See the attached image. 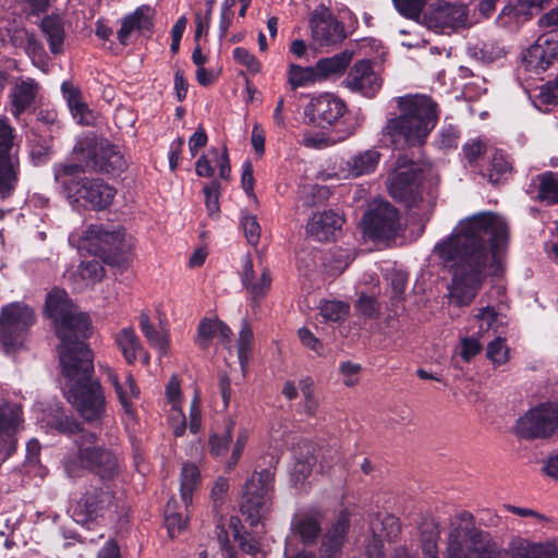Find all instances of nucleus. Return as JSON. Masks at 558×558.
<instances>
[{
  "label": "nucleus",
  "mask_w": 558,
  "mask_h": 558,
  "mask_svg": "<svg viewBox=\"0 0 558 558\" xmlns=\"http://www.w3.org/2000/svg\"><path fill=\"white\" fill-rule=\"evenodd\" d=\"M509 241V228L498 214L482 211L461 221L460 229L437 243L435 252L450 263L448 284L450 302L469 306L488 277H501L502 251Z\"/></svg>",
  "instance_id": "f257e3e1"
},
{
  "label": "nucleus",
  "mask_w": 558,
  "mask_h": 558,
  "mask_svg": "<svg viewBox=\"0 0 558 558\" xmlns=\"http://www.w3.org/2000/svg\"><path fill=\"white\" fill-rule=\"evenodd\" d=\"M445 558H558V549L520 538L504 550L488 532L476 526L472 513L462 511L450 523Z\"/></svg>",
  "instance_id": "f03ea898"
},
{
  "label": "nucleus",
  "mask_w": 558,
  "mask_h": 558,
  "mask_svg": "<svg viewBox=\"0 0 558 558\" xmlns=\"http://www.w3.org/2000/svg\"><path fill=\"white\" fill-rule=\"evenodd\" d=\"M63 377L69 384V399L88 423L100 421L106 412V398L94 377V354L89 347L59 356Z\"/></svg>",
  "instance_id": "7ed1b4c3"
},
{
  "label": "nucleus",
  "mask_w": 558,
  "mask_h": 558,
  "mask_svg": "<svg viewBox=\"0 0 558 558\" xmlns=\"http://www.w3.org/2000/svg\"><path fill=\"white\" fill-rule=\"evenodd\" d=\"M396 100L400 114L387 120L383 134L396 147L422 145L437 123V104L424 95L403 96Z\"/></svg>",
  "instance_id": "20e7f679"
},
{
  "label": "nucleus",
  "mask_w": 558,
  "mask_h": 558,
  "mask_svg": "<svg viewBox=\"0 0 558 558\" xmlns=\"http://www.w3.org/2000/svg\"><path fill=\"white\" fill-rule=\"evenodd\" d=\"M80 163H56L54 182L71 206L84 210L100 211L113 202L117 190L101 179L84 175Z\"/></svg>",
  "instance_id": "39448f33"
},
{
  "label": "nucleus",
  "mask_w": 558,
  "mask_h": 558,
  "mask_svg": "<svg viewBox=\"0 0 558 558\" xmlns=\"http://www.w3.org/2000/svg\"><path fill=\"white\" fill-rule=\"evenodd\" d=\"M74 304L63 289L53 288L46 296L45 315L54 324L60 340L58 355L88 347L86 340L92 333L90 318L85 313H74Z\"/></svg>",
  "instance_id": "423d86ee"
},
{
  "label": "nucleus",
  "mask_w": 558,
  "mask_h": 558,
  "mask_svg": "<svg viewBox=\"0 0 558 558\" xmlns=\"http://www.w3.org/2000/svg\"><path fill=\"white\" fill-rule=\"evenodd\" d=\"M76 160L83 168L95 172L119 175L128 168L121 148L106 138L86 137L74 147Z\"/></svg>",
  "instance_id": "0eeeda50"
},
{
  "label": "nucleus",
  "mask_w": 558,
  "mask_h": 558,
  "mask_svg": "<svg viewBox=\"0 0 558 558\" xmlns=\"http://www.w3.org/2000/svg\"><path fill=\"white\" fill-rule=\"evenodd\" d=\"M274 481L275 472L270 469L254 472L246 480L241 497L240 511L251 526H257L267 513Z\"/></svg>",
  "instance_id": "6e6552de"
},
{
  "label": "nucleus",
  "mask_w": 558,
  "mask_h": 558,
  "mask_svg": "<svg viewBox=\"0 0 558 558\" xmlns=\"http://www.w3.org/2000/svg\"><path fill=\"white\" fill-rule=\"evenodd\" d=\"M425 175L422 168L407 157H399L397 167L389 175L390 196L411 208L423 201V184Z\"/></svg>",
  "instance_id": "1a4fd4ad"
},
{
  "label": "nucleus",
  "mask_w": 558,
  "mask_h": 558,
  "mask_svg": "<svg viewBox=\"0 0 558 558\" xmlns=\"http://www.w3.org/2000/svg\"><path fill=\"white\" fill-rule=\"evenodd\" d=\"M117 507L114 490L107 484L88 485L72 507L73 520L85 526L105 519Z\"/></svg>",
  "instance_id": "9d476101"
},
{
  "label": "nucleus",
  "mask_w": 558,
  "mask_h": 558,
  "mask_svg": "<svg viewBox=\"0 0 558 558\" xmlns=\"http://www.w3.org/2000/svg\"><path fill=\"white\" fill-rule=\"evenodd\" d=\"M34 310L24 303L13 302L0 313V341L7 353L23 345L29 328L35 324Z\"/></svg>",
  "instance_id": "9b49d317"
},
{
  "label": "nucleus",
  "mask_w": 558,
  "mask_h": 558,
  "mask_svg": "<svg viewBox=\"0 0 558 558\" xmlns=\"http://www.w3.org/2000/svg\"><path fill=\"white\" fill-rule=\"evenodd\" d=\"M558 430V404L541 403L521 416L515 425L519 437L527 440L546 439Z\"/></svg>",
  "instance_id": "f8f14e48"
},
{
  "label": "nucleus",
  "mask_w": 558,
  "mask_h": 558,
  "mask_svg": "<svg viewBox=\"0 0 558 558\" xmlns=\"http://www.w3.org/2000/svg\"><path fill=\"white\" fill-rule=\"evenodd\" d=\"M84 242L88 251L104 262H119L125 250L123 230H109L102 225H89L84 232Z\"/></svg>",
  "instance_id": "ddd939ff"
},
{
  "label": "nucleus",
  "mask_w": 558,
  "mask_h": 558,
  "mask_svg": "<svg viewBox=\"0 0 558 558\" xmlns=\"http://www.w3.org/2000/svg\"><path fill=\"white\" fill-rule=\"evenodd\" d=\"M76 465L98 474L102 480H112L119 472L117 456L104 447H80L75 457L65 464L71 476Z\"/></svg>",
  "instance_id": "4468645a"
},
{
  "label": "nucleus",
  "mask_w": 558,
  "mask_h": 558,
  "mask_svg": "<svg viewBox=\"0 0 558 558\" xmlns=\"http://www.w3.org/2000/svg\"><path fill=\"white\" fill-rule=\"evenodd\" d=\"M469 10L460 2L440 1L423 13L424 25L440 34H450L468 26Z\"/></svg>",
  "instance_id": "2eb2a0df"
},
{
  "label": "nucleus",
  "mask_w": 558,
  "mask_h": 558,
  "mask_svg": "<svg viewBox=\"0 0 558 558\" xmlns=\"http://www.w3.org/2000/svg\"><path fill=\"white\" fill-rule=\"evenodd\" d=\"M348 111L345 101L333 93L312 95L304 108L307 125L326 129L333 125Z\"/></svg>",
  "instance_id": "dca6fc26"
},
{
  "label": "nucleus",
  "mask_w": 558,
  "mask_h": 558,
  "mask_svg": "<svg viewBox=\"0 0 558 558\" xmlns=\"http://www.w3.org/2000/svg\"><path fill=\"white\" fill-rule=\"evenodd\" d=\"M362 223L368 239L391 240L401 229L400 213L390 203L383 202L364 214Z\"/></svg>",
  "instance_id": "f3484780"
},
{
  "label": "nucleus",
  "mask_w": 558,
  "mask_h": 558,
  "mask_svg": "<svg viewBox=\"0 0 558 558\" xmlns=\"http://www.w3.org/2000/svg\"><path fill=\"white\" fill-rule=\"evenodd\" d=\"M310 26L313 39L320 46L339 45L350 34L325 4H320L311 13Z\"/></svg>",
  "instance_id": "a211bd4d"
},
{
  "label": "nucleus",
  "mask_w": 558,
  "mask_h": 558,
  "mask_svg": "<svg viewBox=\"0 0 558 558\" xmlns=\"http://www.w3.org/2000/svg\"><path fill=\"white\" fill-rule=\"evenodd\" d=\"M558 59V40L550 35H542L522 53L526 71L539 74Z\"/></svg>",
  "instance_id": "6ab92c4d"
},
{
  "label": "nucleus",
  "mask_w": 558,
  "mask_h": 558,
  "mask_svg": "<svg viewBox=\"0 0 558 558\" xmlns=\"http://www.w3.org/2000/svg\"><path fill=\"white\" fill-rule=\"evenodd\" d=\"M343 84L352 92L373 98L381 87V78L373 69L368 59H362L350 69Z\"/></svg>",
  "instance_id": "aec40b11"
},
{
  "label": "nucleus",
  "mask_w": 558,
  "mask_h": 558,
  "mask_svg": "<svg viewBox=\"0 0 558 558\" xmlns=\"http://www.w3.org/2000/svg\"><path fill=\"white\" fill-rule=\"evenodd\" d=\"M351 526L350 513L342 510L322 538L319 548L323 558H339Z\"/></svg>",
  "instance_id": "412c9836"
},
{
  "label": "nucleus",
  "mask_w": 558,
  "mask_h": 558,
  "mask_svg": "<svg viewBox=\"0 0 558 558\" xmlns=\"http://www.w3.org/2000/svg\"><path fill=\"white\" fill-rule=\"evenodd\" d=\"M155 10L149 5H141L132 13L123 16L117 38L122 46H128L133 32L142 35L151 34L154 31Z\"/></svg>",
  "instance_id": "4be33fe9"
},
{
  "label": "nucleus",
  "mask_w": 558,
  "mask_h": 558,
  "mask_svg": "<svg viewBox=\"0 0 558 558\" xmlns=\"http://www.w3.org/2000/svg\"><path fill=\"white\" fill-rule=\"evenodd\" d=\"M39 88L38 82L32 77L21 78L11 88L9 93L10 112L15 119L31 110L36 101Z\"/></svg>",
  "instance_id": "5701e85b"
},
{
  "label": "nucleus",
  "mask_w": 558,
  "mask_h": 558,
  "mask_svg": "<svg viewBox=\"0 0 558 558\" xmlns=\"http://www.w3.org/2000/svg\"><path fill=\"white\" fill-rule=\"evenodd\" d=\"M344 222L342 216L328 209L313 215L307 223V233L319 242L335 240Z\"/></svg>",
  "instance_id": "b1692460"
},
{
  "label": "nucleus",
  "mask_w": 558,
  "mask_h": 558,
  "mask_svg": "<svg viewBox=\"0 0 558 558\" xmlns=\"http://www.w3.org/2000/svg\"><path fill=\"white\" fill-rule=\"evenodd\" d=\"M61 93L77 123L87 126L95 124L97 116L84 101L83 93L77 85H74L71 81H64L61 84Z\"/></svg>",
  "instance_id": "393cba45"
},
{
  "label": "nucleus",
  "mask_w": 558,
  "mask_h": 558,
  "mask_svg": "<svg viewBox=\"0 0 558 558\" xmlns=\"http://www.w3.org/2000/svg\"><path fill=\"white\" fill-rule=\"evenodd\" d=\"M546 0H514L506 4L498 15V22L502 26H511L512 23H524L544 9Z\"/></svg>",
  "instance_id": "a878e982"
},
{
  "label": "nucleus",
  "mask_w": 558,
  "mask_h": 558,
  "mask_svg": "<svg viewBox=\"0 0 558 558\" xmlns=\"http://www.w3.org/2000/svg\"><path fill=\"white\" fill-rule=\"evenodd\" d=\"M39 28L48 43L50 52L53 56L62 54L65 40L63 19L59 14H48L43 17Z\"/></svg>",
  "instance_id": "bb28decb"
},
{
  "label": "nucleus",
  "mask_w": 558,
  "mask_h": 558,
  "mask_svg": "<svg viewBox=\"0 0 558 558\" xmlns=\"http://www.w3.org/2000/svg\"><path fill=\"white\" fill-rule=\"evenodd\" d=\"M21 177L20 157L0 159V199L13 196Z\"/></svg>",
  "instance_id": "cd10ccee"
},
{
  "label": "nucleus",
  "mask_w": 558,
  "mask_h": 558,
  "mask_svg": "<svg viewBox=\"0 0 558 558\" xmlns=\"http://www.w3.org/2000/svg\"><path fill=\"white\" fill-rule=\"evenodd\" d=\"M468 56L481 64L488 65L506 56L499 40L490 39L468 47Z\"/></svg>",
  "instance_id": "c85d7f7f"
},
{
  "label": "nucleus",
  "mask_w": 558,
  "mask_h": 558,
  "mask_svg": "<svg viewBox=\"0 0 558 558\" xmlns=\"http://www.w3.org/2000/svg\"><path fill=\"white\" fill-rule=\"evenodd\" d=\"M352 56L351 51L344 50L332 57L319 59L315 64L318 78L342 74L349 66Z\"/></svg>",
  "instance_id": "c756f323"
},
{
  "label": "nucleus",
  "mask_w": 558,
  "mask_h": 558,
  "mask_svg": "<svg viewBox=\"0 0 558 558\" xmlns=\"http://www.w3.org/2000/svg\"><path fill=\"white\" fill-rule=\"evenodd\" d=\"M380 154L375 149L360 151L347 161L349 173L357 178L375 171L379 162Z\"/></svg>",
  "instance_id": "7c9ffc66"
},
{
  "label": "nucleus",
  "mask_w": 558,
  "mask_h": 558,
  "mask_svg": "<svg viewBox=\"0 0 558 558\" xmlns=\"http://www.w3.org/2000/svg\"><path fill=\"white\" fill-rule=\"evenodd\" d=\"M114 342L121 351L129 365L137 360V354L143 351V347L133 328H123L116 337Z\"/></svg>",
  "instance_id": "2f4dec72"
},
{
  "label": "nucleus",
  "mask_w": 558,
  "mask_h": 558,
  "mask_svg": "<svg viewBox=\"0 0 558 558\" xmlns=\"http://www.w3.org/2000/svg\"><path fill=\"white\" fill-rule=\"evenodd\" d=\"M486 171L485 175H487L488 181L495 185L509 179L512 173V165L502 150L496 149L490 157Z\"/></svg>",
  "instance_id": "473e14b6"
},
{
  "label": "nucleus",
  "mask_w": 558,
  "mask_h": 558,
  "mask_svg": "<svg viewBox=\"0 0 558 558\" xmlns=\"http://www.w3.org/2000/svg\"><path fill=\"white\" fill-rule=\"evenodd\" d=\"M116 393L124 413L132 420L136 418V409L132 399H137L141 391L131 372H126L125 381L122 383L121 389L116 390Z\"/></svg>",
  "instance_id": "72a5a7b5"
},
{
  "label": "nucleus",
  "mask_w": 558,
  "mask_h": 558,
  "mask_svg": "<svg viewBox=\"0 0 558 558\" xmlns=\"http://www.w3.org/2000/svg\"><path fill=\"white\" fill-rule=\"evenodd\" d=\"M305 453L300 452V456L295 452V462L291 471V477L294 484H303L304 481L312 474L313 466L316 463V457L314 454V448L311 444H306Z\"/></svg>",
  "instance_id": "f704fd0d"
},
{
  "label": "nucleus",
  "mask_w": 558,
  "mask_h": 558,
  "mask_svg": "<svg viewBox=\"0 0 558 558\" xmlns=\"http://www.w3.org/2000/svg\"><path fill=\"white\" fill-rule=\"evenodd\" d=\"M287 77L291 90L308 86L319 80L315 66H301L294 63L289 65Z\"/></svg>",
  "instance_id": "c9c22d12"
},
{
  "label": "nucleus",
  "mask_w": 558,
  "mask_h": 558,
  "mask_svg": "<svg viewBox=\"0 0 558 558\" xmlns=\"http://www.w3.org/2000/svg\"><path fill=\"white\" fill-rule=\"evenodd\" d=\"M293 530L304 545H313L322 533L320 523L311 515H304L293 522Z\"/></svg>",
  "instance_id": "e433bc0d"
},
{
  "label": "nucleus",
  "mask_w": 558,
  "mask_h": 558,
  "mask_svg": "<svg viewBox=\"0 0 558 558\" xmlns=\"http://www.w3.org/2000/svg\"><path fill=\"white\" fill-rule=\"evenodd\" d=\"M201 484V472L193 463H185L181 470V497L185 505L192 502L193 492Z\"/></svg>",
  "instance_id": "4c0bfd02"
},
{
  "label": "nucleus",
  "mask_w": 558,
  "mask_h": 558,
  "mask_svg": "<svg viewBox=\"0 0 558 558\" xmlns=\"http://www.w3.org/2000/svg\"><path fill=\"white\" fill-rule=\"evenodd\" d=\"M538 195L539 202L546 205L558 204V177L551 171H546L538 177Z\"/></svg>",
  "instance_id": "58836bf2"
},
{
  "label": "nucleus",
  "mask_w": 558,
  "mask_h": 558,
  "mask_svg": "<svg viewBox=\"0 0 558 558\" xmlns=\"http://www.w3.org/2000/svg\"><path fill=\"white\" fill-rule=\"evenodd\" d=\"M15 136V129L9 123V120L0 119V159L20 157V146L14 143Z\"/></svg>",
  "instance_id": "ea45409f"
},
{
  "label": "nucleus",
  "mask_w": 558,
  "mask_h": 558,
  "mask_svg": "<svg viewBox=\"0 0 558 558\" xmlns=\"http://www.w3.org/2000/svg\"><path fill=\"white\" fill-rule=\"evenodd\" d=\"M234 426L235 421L233 418H229L222 434H211L209 436L208 448L209 453L213 457H222L228 452L232 441Z\"/></svg>",
  "instance_id": "a19ab883"
},
{
  "label": "nucleus",
  "mask_w": 558,
  "mask_h": 558,
  "mask_svg": "<svg viewBox=\"0 0 558 558\" xmlns=\"http://www.w3.org/2000/svg\"><path fill=\"white\" fill-rule=\"evenodd\" d=\"M140 327L150 345L155 347L161 355L167 354L169 341L163 333L155 328L147 315H141Z\"/></svg>",
  "instance_id": "79ce46f5"
},
{
  "label": "nucleus",
  "mask_w": 558,
  "mask_h": 558,
  "mask_svg": "<svg viewBox=\"0 0 558 558\" xmlns=\"http://www.w3.org/2000/svg\"><path fill=\"white\" fill-rule=\"evenodd\" d=\"M254 335L247 322H244L239 332L238 359L242 368H245L250 361Z\"/></svg>",
  "instance_id": "37998d69"
},
{
  "label": "nucleus",
  "mask_w": 558,
  "mask_h": 558,
  "mask_svg": "<svg viewBox=\"0 0 558 558\" xmlns=\"http://www.w3.org/2000/svg\"><path fill=\"white\" fill-rule=\"evenodd\" d=\"M440 537V531L438 525H434L430 529H424L421 531L420 542L422 553L425 558H438V541Z\"/></svg>",
  "instance_id": "c03bdc74"
},
{
  "label": "nucleus",
  "mask_w": 558,
  "mask_h": 558,
  "mask_svg": "<svg viewBox=\"0 0 558 558\" xmlns=\"http://www.w3.org/2000/svg\"><path fill=\"white\" fill-rule=\"evenodd\" d=\"M408 275L401 270H395L389 276L390 303L398 306L404 301V292L408 286Z\"/></svg>",
  "instance_id": "a18cd8bd"
},
{
  "label": "nucleus",
  "mask_w": 558,
  "mask_h": 558,
  "mask_svg": "<svg viewBox=\"0 0 558 558\" xmlns=\"http://www.w3.org/2000/svg\"><path fill=\"white\" fill-rule=\"evenodd\" d=\"M220 190L221 183L219 180L214 179L203 186V193L205 196V206L209 217L218 216L220 213Z\"/></svg>",
  "instance_id": "49530a36"
},
{
  "label": "nucleus",
  "mask_w": 558,
  "mask_h": 558,
  "mask_svg": "<svg viewBox=\"0 0 558 558\" xmlns=\"http://www.w3.org/2000/svg\"><path fill=\"white\" fill-rule=\"evenodd\" d=\"M352 260L353 256L350 251L338 246L329 251V257L327 258L328 266L333 275L342 274Z\"/></svg>",
  "instance_id": "de8ad7c7"
},
{
  "label": "nucleus",
  "mask_w": 558,
  "mask_h": 558,
  "mask_svg": "<svg viewBox=\"0 0 558 558\" xmlns=\"http://www.w3.org/2000/svg\"><path fill=\"white\" fill-rule=\"evenodd\" d=\"M319 311L325 320L340 322L348 315L349 305L342 301H324L320 304Z\"/></svg>",
  "instance_id": "09e8293b"
},
{
  "label": "nucleus",
  "mask_w": 558,
  "mask_h": 558,
  "mask_svg": "<svg viewBox=\"0 0 558 558\" xmlns=\"http://www.w3.org/2000/svg\"><path fill=\"white\" fill-rule=\"evenodd\" d=\"M51 149L48 142L41 136H35L31 141L29 156L35 166H41L49 161Z\"/></svg>",
  "instance_id": "8fccbe9b"
},
{
  "label": "nucleus",
  "mask_w": 558,
  "mask_h": 558,
  "mask_svg": "<svg viewBox=\"0 0 558 558\" xmlns=\"http://www.w3.org/2000/svg\"><path fill=\"white\" fill-rule=\"evenodd\" d=\"M355 308L362 316L368 319H377L380 315V304L376 296L361 293L355 303Z\"/></svg>",
  "instance_id": "3c124183"
},
{
  "label": "nucleus",
  "mask_w": 558,
  "mask_h": 558,
  "mask_svg": "<svg viewBox=\"0 0 558 558\" xmlns=\"http://www.w3.org/2000/svg\"><path fill=\"white\" fill-rule=\"evenodd\" d=\"M487 146L481 140L468 141L462 147L463 158L472 168L477 166L478 160L486 154Z\"/></svg>",
  "instance_id": "603ef678"
},
{
  "label": "nucleus",
  "mask_w": 558,
  "mask_h": 558,
  "mask_svg": "<svg viewBox=\"0 0 558 558\" xmlns=\"http://www.w3.org/2000/svg\"><path fill=\"white\" fill-rule=\"evenodd\" d=\"M427 0H393L397 11L410 20H418Z\"/></svg>",
  "instance_id": "864d4df0"
},
{
  "label": "nucleus",
  "mask_w": 558,
  "mask_h": 558,
  "mask_svg": "<svg viewBox=\"0 0 558 558\" xmlns=\"http://www.w3.org/2000/svg\"><path fill=\"white\" fill-rule=\"evenodd\" d=\"M506 339L501 337L495 338L487 345V357L497 365H502L509 360V350L505 344Z\"/></svg>",
  "instance_id": "5fc2aeb1"
},
{
  "label": "nucleus",
  "mask_w": 558,
  "mask_h": 558,
  "mask_svg": "<svg viewBox=\"0 0 558 558\" xmlns=\"http://www.w3.org/2000/svg\"><path fill=\"white\" fill-rule=\"evenodd\" d=\"M233 59L236 63L246 68L251 74H257L260 72L262 63L258 59L246 48L236 47L232 51Z\"/></svg>",
  "instance_id": "6e6d98bb"
},
{
  "label": "nucleus",
  "mask_w": 558,
  "mask_h": 558,
  "mask_svg": "<svg viewBox=\"0 0 558 558\" xmlns=\"http://www.w3.org/2000/svg\"><path fill=\"white\" fill-rule=\"evenodd\" d=\"M218 320L208 318L201 320L197 328V343L199 348L207 349L210 341L217 336Z\"/></svg>",
  "instance_id": "4d7b16f0"
},
{
  "label": "nucleus",
  "mask_w": 558,
  "mask_h": 558,
  "mask_svg": "<svg viewBox=\"0 0 558 558\" xmlns=\"http://www.w3.org/2000/svg\"><path fill=\"white\" fill-rule=\"evenodd\" d=\"M165 524L169 536L174 538L183 530L186 529L187 520L183 518L181 513L171 510L170 506L168 505L165 512Z\"/></svg>",
  "instance_id": "13d9d810"
},
{
  "label": "nucleus",
  "mask_w": 558,
  "mask_h": 558,
  "mask_svg": "<svg viewBox=\"0 0 558 558\" xmlns=\"http://www.w3.org/2000/svg\"><path fill=\"white\" fill-rule=\"evenodd\" d=\"M460 130L453 124H446L438 133L437 145L441 149H454L458 147Z\"/></svg>",
  "instance_id": "bf43d9fd"
},
{
  "label": "nucleus",
  "mask_w": 558,
  "mask_h": 558,
  "mask_svg": "<svg viewBox=\"0 0 558 558\" xmlns=\"http://www.w3.org/2000/svg\"><path fill=\"white\" fill-rule=\"evenodd\" d=\"M20 418L13 410L0 409V439L15 436Z\"/></svg>",
  "instance_id": "052dcab7"
},
{
  "label": "nucleus",
  "mask_w": 558,
  "mask_h": 558,
  "mask_svg": "<svg viewBox=\"0 0 558 558\" xmlns=\"http://www.w3.org/2000/svg\"><path fill=\"white\" fill-rule=\"evenodd\" d=\"M241 227L244 235L251 245H257L260 239V226L256 216L244 214L241 217Z\"/></svg>",
  "instance_id": "680f3d73"
},
{
  "label": "nucleus",
  "mask_w": 558,
  "mask_h": 558,
  "mask_svg": "<svg viewBox=\"0 0 558 558\" xmlns=\"http://www.w3.org/2000/svg\"><path fill=\"white\" fill-rule=\"evenodd\" d=\"M248 429L247 428H241L236 435V440L234 442V446L232 448L231 457L227 461L226 469L228 472L232 471L238 462L240 461L242 453L245 449V446L248 440Z\"/></svg>",
  "instance_id": "e2e57ef3"
},
{
  "label": "nucleus",
  "mask_w": 558,
  "mask_h": 558,
  "mask_svg": "<svg viewBox=\"0 0 558 558\" xmlns=\"http://www.w3.org/2000/svg\"><path fill=\"white\" fill-rule=\"evenodd\" d=\"M354 133V128H349L347 130L338 132L337 137L331 136H322V137H306L305 145L314 148H324L329 145L336 144L338 142H342L349 138Z\"/></svg>",
  "instance_id": "0e129e2a"
},
{
  "label": "nucleus",
  "mask_w": 558,
  "mask_h": 558,
  "mask_svg": "<svg viewBox=\"0 0 558 558\" xmlns=\"http://www.w3.org/2000/svg\"><path fill=\"white\" fill-rule=\"evenodd\" d=\"M272 278L268 267H264L258 282H254L250 288V293L254 300L263 299L271 287Z\"/></svg>",
  "instance_id": "69168bd1"
},
{
  "label": "nucleus",
  "mask_w": 558,
  "mask_h": 558,
  "mask_svg": "<svg viewBox=\"0 0 558 558\" xmlns=\"http://www.w3.org/2000/svg\"><path fill=\"white\" fill-rule=\"evenodd\" d=\"M537 99L544 105H558V75L541 87Z\"/></svg>",
  "instance_id": "338daca9"
},
{
  "label": "nucleus",
  "mask_w": 558,
  "mask_h": 558,
  "mask_svg": "<svg viewBox=\"0 0 558 558\" xmlns=\"http://www.w3.org/2000/svg\"><path fill=\"white\" fill-rule=\"evenodd\" d=\"M166 396L169 403L172 404V410L181 409V383L180 379L173 375L167 386H166Z\"/></svg>",
  "instance_id": "774afa93"
}]
</instances>
